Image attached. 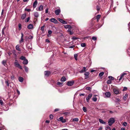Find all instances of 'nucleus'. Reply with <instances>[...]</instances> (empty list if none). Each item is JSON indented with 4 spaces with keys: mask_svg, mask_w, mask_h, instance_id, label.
I'll list each match as a JSON object with an SVG mask.
<instances>
[{
    "mask_svg": "<svg viewBox=\"0 0 130 130\" xmlns=\"http://www.w3.org/2000/svg\"><path fill=\"white\" fill-rule=\"evenodd\" d=\"M75 46L74 45H73L72 46H71L69 47V48H73Z\"/></svg>",
    "mask_w": 130,
    "mask_h": 130,
    "instance_id": "obj_59",
    "label": "nucleus"
},
{
    "mask_svg": "<svg viewBox=\"0 0 130 130\" xmlns=\"http://www.w3.org/2000/svg\"><path fill=\"white\" fill-rule=\"evenodd\" d=\"M127 74L126 73H124L122 74L120 76V78L119 79V80L120 81L123 78L124 75H126Z\"/></svg>",
    "mask_w": 130,
    "mask_h": 130,
    "instance_id": "obj_17",
    "label": "nucleus"
},
{
    "mask_svg": "<svg viewBox=\"0 0 130 130\" xmlns=\"http://www.w3.org/2000/svg\"><path fill=\"white\" fill-rule=\"evenodd\" d=\"M3 102L2 100H0V104H1L2 105L3 104Z\"/></svg>",
    "mask_w": 130,
    "mask_h": 130,
    "instance_id": "obj_57",
    "label": "nucleus"
},
{
    "mask_svg": "<svg viewBox=\"0 0 130 130\" xmlns=\"http://www.w3.org/2000/svg\"><path fill=\"white\" fill-rule=\"evenodd\" d=\"M19 44L17 45L15 47V49L19 51H21V49L19 48Z\"/></svg>",
    "mask_w": 130,
    "mask_h": 130,
    "instance_id": "obj_21",
    "label": "nucleus"
},
{
    "mask_svg": "<svg viewBox=\"0 0 130 130\" xmlns=\"http://www.w3.org/2000/svg\"><path fill=\"white\" fill-rule=\"evenodd\" d=\"M26 16V13L23 14L22 15L21 17V19L22 20L24 19Z\"/></svg>",
    "mask_w": 130,
    "mask_h": 130,
    "instance_id": "obj_20",
    "label": "nucleus"
},
{
    "mask_svg": "<svg viewBox=\"0 0 130 130\" xmlns=\"http://www.w3.org/2000/svg\"><path fill=\"white\" fill-rule=\"evenodd\" d=\"M99 122L101 123L102 124H104L106 125V123L104 122L103 120L101 119H99Z\"/></svg>",
    "mask_w": 130,
    "mask_h": 130,
    "instance_id": "obj_19",
    "label": "nucleus"
},
{
    "mask_svg": "<svg viewBox=\"0 0 130 130\" xmlns=\"http://www.w3.org/2000/svg\"><path fill=\"white\" fill-rule=\"evenodd\" d=\"M52 31L51 30H49L48 31V33L49 34H51L52 33Z\"/></svg>",
    "mask_w": 130,
    "mask_h": 130,
    "instance_id": "obj_56",
    "label": "nucleus"
},
{
    "mask_svg": "<svg viewBox=\"0 0 130 130\" xmlns=\"http://www.w3.org/2000/svg\"><path fill=\"white\" fill-rule=\"evenodd\" d=\"M44 27L45 26L44 25L43 26L41 27V30L42 31H44Z\"/></svg>",
    "mask_w": 130,
    "mask_h": 130,
    "instance_id": "obj_51",
    "label": "nucleus"
},
{
    "mask_svg": "<svg viewBox=\"0 0 130 130\" xmlns=\"http://www.w3.org/2000/svg\"><path fill=\"white\" fill-rule=\"evenodd\" d=\"M5 83L6 84H7V86H9V83H8V80H6L5 81Z\"/></svg>",
    "mask_w": 130,
    "mask_h": 130,
    "instance_id": "obj_39",
    "label": "nucleus"
},
{
    "mask_svg": "<svg viewBox=\"0 0 130 130\" xmlns=\"http://www.w3.org/2000/svg\"><path fill=\"white\" fill-rule=\"evenodd\" d=\"M127 89V87H124L123 88V89L122 90L123 91H126Z\"/></svg>",
    "mask_w": 130,
    "mask_h": 130,
    "instance_id": "obj_40",
    "label": "nucleus"
},
{
    "mask_svg": "<svg viewBox=\"0 0 130 130\" xmlns=\"http://www.w3.org/2000/svg\"><path fill=\"white\" fill-rule=\"evenodd\" d=\"M84 74L85 76V79H87L89 77V73L88 72H87L85 73Z\"/></svg>",
    "mask_w": 130,
    "mask_h": 130,
    "instance_id": "obj_5",
    "label": "nucleus"
},
{
    "mask_svg": "<svg viewBox=\"0 0 130 130\" xmlns=\"http://www.w3.org/2000/svg\"><path fill=\"white\" fill-rule=\"evenodd\" d=\"M34 15L35 17L37 18L38 17L39 14L38 12H36L34 13Z\"/></svg>",
    "mask_w": 130,
    "mask_h": 130,
    "instance_id": "obj_23",
    "label": "nucleus"
},
{
    "mask_svg": "<svg viewBox=\"0 0 130 130\" xmlns=\"http://www.w3.org/2000/svg\"><path fill=\"white\" fill-rule=\"evenodd\" d=\"M111 83V81L110 80H108L107 81V83L108 84H110Z\"/></svg>",
    "mask_w": 130,
    "mask_h": 130,
    "instance_id": "obj_47",
    "label": "nucleus"
},
{
    "mask_svg": "<svg viewBox=\"0 0 130 130\" xmlns=\"http://www.w3.org/2000/svg\"><path fill=\"white\" fill-rule=\"evenodd\" d=\"M30 17H28L27 19H26L25 20V22H28L29 21V20H30Z\"/></svg>",
    "mask_w": 130,
    "mask_h": 130,
    "instance_id": "obj_41",
    "label": "nucleus"
},
{
    "mask_svg": "<svg viewBox=\"0 0 130 130\" xmlns=\"http://www.w3.org/2000/svg\"><path fill=\"white\" fill-rule=\"evenodd\" d=\"M7 61L6 60H3L2 62V63L6 67L8 66V65L6 63Z\"/></svg>",
    "mask_w": 130,
    "mask_h": 130,
    "instance_id": "obj_13",
    "label": "nucleus"
},
{
    "mask_svg": "<svg viewBox=\"0 0 130 130\" xmlns=\"http://www.w3.org/2000/svg\"><path fill=\"white\" fill-rule=\"evenodd\" d=\"M104 73L103 72H102L100 73L99 74V76L100 77L102 76L104 74Z\"/></svg>",
    "mask_w": 130,
    "mask_h": 130,
    "instance_id": "obj_35",
    "label": "nucleus"
},
{
    "mask_svg": "<svg viewBox=\"0 0 130 130\" xmlns=\"http://www.w3.org/2000/svg\"><path fill=\"white\" fill-rule=\"evenodd\" d=\"M92 96V94H90L88 95V97L86 98V101L87 102H89V100Z\"/></svg>",
    "mask_w": 130,
    "mask_h": 130,
    "instance_id": "obj_7",
    "label": "nucleus"
},
{
    "mask_svg": "<svg viewBox=\"0 0 130 130\" xmlns=\"http://www.w3.org/2000/svg\"><path fill=\"white\" fill-rule=\"evenodd\" d=\"M97 10L98 11H99L100 10V8L98 6H97L96 7Z\"/></svg>",
    "mask_w": 130,
    "mask_h": 130,
    "instance_id": "obj_61",
    "label": "nucleus"
},
{
    "mask_svg": "<svg viewBox=\"0 0 130 130\" xmlns=\"http://www.w3.org/2000/svg\"><path fill=\"white\" fill-rule=\"evenodd\" d=\"M63 119V118L62 117H60L59 119L58 120L59 121H60L62 122V120Z\"/></svg>",
    "mask_w": 130,
    "mask_h": 130,
    "instance_id": "obj_38",
    "label": "nucleus"
},
{
    "mask_svg": "<svg viewBox=\"0 0 130 130\" xmlns=\"http://www.w3.org/2000/svg\"><path fill=\"white\" fill-rule=\"evenodd\" d=\"M60 12V9H58L56 10L55 11V14L57 15H58Z\"/></svg>",
    "mask_w": 130,
    "mask_h": 130,
    "instance_id": "obj_18",
    "label": "nucleus"
},
{
    "mask_svg": "<svg viewBox=\"0 0 130 130\" xmlns=\"http://www.w3.org/2000/svg\"><path fill=\"white\" fill-rule=\"evenodd\" d=\"M50 21L55 24H57V21L55 18H51L50 19Z\"/></svg>",
    "mask_w": 130,
    "mask_h": 130,
    "instance_id": "obj_11",
    "label": "nucleus"
},
{
    "mask_svg": "<svg viewBox=\"0 0 130 130\" xmlns=\"http://www.w3.org/2000/svg\"><path fill=\"white\" fill-rule=\"evenodd\" d=\"M114 93L116 94H118L119 93V90L116 88H114L113 89Z\"/></svg>",
    "mask_w": 130,
    "mask_h": 130,
    "instance_id": "obj_12",
    "label": "nucleus"
},
{
    "mask_svg": "<svg viewBox=\"0 0 130 130\" xmlns=\"http://www.w3.org/2000/svg\"><path fill=\"white\" fill-rule=\"evenodd\" d=\"M43 6L42 5H41L39 8H37L36 10L37 11H41L43 10Z\"/></svg>",
    "mask_w": 130,
    "mask_h": 130,
    "instance_id": "obj_8",
    "label": "nucleus"
},
{
    "mask_svg": "<svg viewBox=\"0 0 130 130\" xmlns=\"http://www.w3.org/2000/svg\"><path fill=\"white\" fill-rule=\"evenodd\" d=\"M68 31L69 32V34L70 35H72L73 34V32L70 29H68Z\"/></svg>",
    "mask_w": 130,
    "mask_h": 130,
    "instance_id": "obj_34",
    "label": "nucleus"
},
{
    "mask_svg": "<svg viewBox=\"0 0 130 130\" xmlns=\"http://www.w3.org/2000/svg\"><path fill=\"white\" fill-rule=\"evenodd\" d=\"M21 40L19 41V42L20 43H22L24 41V39H23V37L24 36L22 32L21 33Z\"/></svg>",
    "mask_w": 130,
    "mask_h": 130,
    "instance_id": "obj_6",
    "label": "nucleus"
},
{
    "mask_svg": "<svg viewBox=\"0 0 130 130\" xmlns=\"http://www.w3.org/2000/svg\"><path fill=\"white\" fill-rule=\"evenodd\" d=\"M78 38L76 37H73L72 38V39L73 40L77 39Z\"/></svg>",
    "mask_w": 130,
    "mask_h": 130,
    "instance_id": "obj_54",
    "label": "nucleus"
},
{
    "mask_svg": "<svg viewBox=\"0 0 130 130\" xmlns=\"http://www.w3.org/2000/svg\"><path fill=\"white\" fill-rule=\"evenodd\" d=\"M61 122L63 123H65L66 122V120L65 119H64Z\"/></svg>",
    "mask_w": 130,
    "mask_h": 130,
    "instance_id": "obj_64",
    "label": "nucleus"
},
{
    "mask_svg": "<svg viewBox=\"0 0 130 130\" xmlns=\"http://www.w3.org/2000/svg\"><path fill=\"white\" fill-rule=\"evenodd\" d=\"M113 0H111V7H112L113 6Z\"/></svg>",
    "mask_w": 130,
    "mask_h": 130,
    "instance_id": "obj_48",
    "label": "nucleus"
},
{
    "mask_svg": "<svg viewBox=\"0 0 130 130\" xmlns=\"http://www.w3.org/2000/svg\"><path fill=\"white\" fill-rule=\"evenodd\" d=\"M28 62L27 60L25 59L24 60H23V63L24 64H28Z\"/></svg>",
    "mask_w": 130,
    "mask_h": 130,
    "instance_id": "obj_22",
    "label": "nucleus"
},
{
    "mask_svg": "<svg viewBox=\"0 0 130 130\" xmlns=\"http://www.w3.org/2000/svg\"><path fill=\"white\" fill-rule=\"evenodd\" d=\"M25 10L29 12L30 11V9H28L26 8L25 9Z\"/></svg>",
    "mask_w": 130,
    "mask_h": 130,
    "instance_id": "obj_55",
    "label": "nucleus"
},
{
    "mask_svg": "<svg viewBox=\"0 0 130 130\" xmlns=\"http://www.w3.org/2000/svg\"><path fill=\"white\" fill-rule=\"evenodd\" d=\"M24 68L25 70V72H27L28 71V68L25 66L24 67Z\"/></svg>",
    "mask_w": 130,
    "mask_h": 130,
    "instance_id": "obj_29",
    "label": "nucleus"
},
{
    "mask_svg": "<svg viewBox=\"0 0 130 130\" xmlns=\"http://www.w3.org/2000/svg\"><path fill=\"white\" fill-rule=\"evenodd\" d=\"M48 8H47L45 10V13H48Z\"/></svg>",
    "mask_w": 130,
    "mask_h": 130,
    "instance_id": "obj_60",
    "label": "nucleus"
},
{
    "mask_svg": "<svg viewBox=\"0 0 130 130\" xmlns=\"http://www.w3.org/2000/svg\"><path fill=\"white\" fill-rule=\"evenodd\" d=\"M105 95L106 97H109L111 95L110 93L109 92H107L105 93Z\"/></svg>",
    "mask_w": 130,
    "mask_h": 130,
    "instance_id": "obj_14",
    "label": "nucleus"
},
{
    "mask_svg": "<svg viewBox=\"0 0 130 130\" xmlns=\"http://www.w3.org/2000/svg\"><path fill=\"white\" fill-rule=\"evenodd\" d=\"M128 26L129 28V30L130 32V22L128 24Z\"/></svg>",
    "mask_w": 130,
    "mask_h": 130,
    "instance_id": "obj_58",
    "label": "nucleus"
},
{
    "mask_svg": "<svg viewBox=\"0 0 130 130\" xmlns=\"http://www.w3.org/2000/svg\"><path fill=\"white\" fill-rule=\"evenodd\" d=\"M31 46L30 44H28L26 46L27 48L28 49H31Z\"/></svg>",
    "mask_w": 130,
    "mask_h": 130,
    "instance_id": "obj_26",
    "label": "nucleus"
},
{
    "mask_svg": "<svg viewBox=\"0 0 130 130\" xmlns=\"http://www.w3.org/2000/svg\"><path fill=\"white\" fill-rule=\"evenodd\" d=\"M92 39L93 40L95 41L96 40L97 37L95 36L93 37L92 38Z\"/></svg>",
    "mask_w": 130,
    "mask_h": 130,
    "instance_id": "obj_46",
    "label": "nucleus"
},
{
    "mask_svg": "<svg viewBox=\"0 0 130 130\" xmlns=\"http://www.w3.org/2000/svg\"><path fill=\"white\" fill-rule=\"evenodd\" d=\"M77 56H78L77 54H74V58L75 60H77Z\"/></svg>",
    "mask_w": 130,
    "mask_h": 130,
    "instance_id": "obj_30",
    "label": "nucleus"
},
{
    "mask_svg": "<svg viewBox=\"0 0 130 130\" xmlns=\"http://www.w3.org/2000/svg\"><path fill=\"white\" fill-rule=\"evenodd\" d=\"M53 116L52 115H50V119H53Z\"/></svg>",
    "mask_w": 130,
    "mask_h": 130,
    "instance_id": "obj_52",
    "label": "nucleus"
},
{
    "mask_svg": "<svg viewBox=\"0 0 130 130\" xmlns=\"http://www.w3.org/2000/svg\"><path fill=\"white\" fill-rule=\"evenodd\" d=\"M87 70V69H86V68L84 67L82 70L79 71V72L80 73H84Z\"/></svg>",
    "mask_w": 130,
    "mask_h": 130,
    "instance_id": "obj_9",
    "label": "nucleus"
},
{
    "mask_svg": "<svg viewBox=\"0 0 130 130\" xmlns=\"http://www.w3.org/2000/svg\"><path fill=\"white\" fill-rule=\"evenodd\" d=\"M128 96V94L126 93L125 94V95L123 97V99L124 100H126V99L127 98V97Z\"/></svg>",
    "mask_w": 130,
    "mask_h": 130,
    "instance_id": "obj_27",
    "label": "nucleus"
},
{
    "mask_svg": "<svg viewBox=\"0 0 130 130\" xmlns=\"http://www.w3.org/2000/svg\"><path fill=\"white\" fill-rule=\"evenodd\" d=\"M86 89L89 90H90L91 88L90 87H87L86 88Z\"/></svg>",
    "mask_w": 130,
    "mask_h": 130,
    "instance_id": "obj_50",
    "label": "nucleus"
},
{
    "mask_svg": "<svg viewBox=\"0 0 130 130\" xmlns=\"http://www.w3.org/2000/svg\"><path fill=\"white\" fill-rule=\"evenodd\" d=\"M5 28L6 27H4L2 30V35H4V31H5Z\"/></svg>",
    "mask_w": 130,
    "mask_h": 130,
    "instance_id": "obj_31",
    "label": "nucleus"
},
{
    "mask_svg": "<svg viewBox=\"0 0 130 130\" xmlns=\"http://www.w3.org/2000/svg\"><path fill=\"white\" fill-rule=\"evenodd\" d=\"M58 20L60 22L63 24H67V22L61 19L60 18H58Z\"/></svg>",
    "mask_w": 130,
    "mask_h": 130,
    "instance_id": "obj_4",
    "label": "nucleus"
},
{
    "mask_svg": "<svg viewBox=\"0 0 130 130\" xmlns=\"http://www.w3.org/2000/svg\"><path fill=\"white\" fill-rule=\"evenodd\" d=\"M116 100L118 102H119L120 101V100L119 98H116Z\"/></svg>",
    "mask_w": 130,
    "mask_h": 130,
    "instance_id": "obj_63",
    "label": "nucleus"
},
{
    "mask_svg": "<svg viewBox=\"0 0 130 130\" xmlns=\"http://www.w3.org/2000/svg\"><path fill=\"white\" fill-rule=\"evenodd\" d=\"M102 129V126H100L98 128V130H101Z\"/></svg>",
    "mask_w": 130,
    "mask_h": 130,
    "instance_id": "obj_62",
    "label": "nucleus"
},
{
    "mask_svg": "<svg viewBox=\"0 0 130 130\" xmlns=\"http://www.w3.org/2000/svg\"><path fill=\"white\" fill-rule=\"evenodd\" d=\"M78 121V118H74L73 119V121L77 122Z\"/></svg>",
    "mask_w": 130,
    "mask_h": 130,
    "instance_id": "obj_36",
    "label": "nucleus"
},
{
    "mask_svg": "<svg viewBox=\"0 0 130 130\" xmlns=\"http://www.w3.org/2000/svg\"><path fill=\"white\" fill-rule=\"evenodd\" d=\"M83 109L84 112H86L87 111V108L86 107H83Z\"/></svg>",
    "mask_w": 130,
    "mask_h": 130,
    "instance_id": "obj_43",
    "label": "nucleus"
},
{
    "mask_svg": "<svg viewBox=\"0 0 130 130\" xmlns=\"http://www.w3.org/2000/svg\"><path fill=\"white\" fill-rule=\"evenodd\" d=\"M51 72L50 71H46L44 72V74L45 76L48 77L50 74Z\"/></svg>",
    "mask_w": 130,
    "mask_h": 130,
    "instance_id": "obj_10",
    "label": "nucleus"
},
{
    "mask_svg": "<svg viewBox=\"0 0 130 130\" xmlns=\"http://www.w3.org/2000/svg\"><path fill=\"white\" fill-rule=\"evenodd\" d=\"M20 59L22 60H24L26 59V58L25 57L22 56L20 58Z\"/></svg>",
    "mask_w": 130,
    "mask_h": 130,
    "instance_id": "obj_32",
    "label": "nucleus"
},
{
    "mask_svg": "<svg viewBox=\"0 0 130 130\" xmlns=\"http://www.w3.org/2000/svg\"><path fill=\"white\" fill-rule=\"evenodd\" d=\"M28 38L29 39H31L33 38V36L30 35V36L28 37Z\"/></svg>",
    "mask_w": 130,
    "mask_h": 130,
    "instance_id": "obj_53",
    "label": "nucleus"
},
{
    "mask_svg": "<svg viewBox=\"0 0 130 130\" xmlns=\"http://www.w3.org/2000/svg\"><path fill=\"white\" fill-rule=\"evenodd\" d=\"M108 78L109 79H111V80H113L114 79V78L112 76H108Z\"/></svg>",
    "mask_w": 130,
    "mask_h": 130,
    "instance_id": "obj_42",
    "label": "nucleus"
},
{
    "mask_svg": "<svg viewBox=\"0 0 130 130\" xmlns=\"http://www.w3.org/2000/svg\"><path fill=\"white\" fill-rule=\"evenodd\" d=\"M57 84L60 86H62V83L60 82H58L57 83Z\"/></svg>",
    "mask_w": 130,
    "mask_h": 130,
    "instance_id": "obj_33",
    "label": "nucleus"
},
{
    "mask_svg": "<svg viewBox=\"0 0 130 130\" xmlns=\"http://www.w3.org/2000/svg\"><path fill=\"white\" fill-rule=\"evenodd\" d=\"M74 83V81L72 80V81H68L67 83V85L69 86H71L73 85Z\"/></svg>",
    "mask_w": 130,
    "mask_h": 130,
    "instance_id": "obj_3",
    "label": "nucleus"
},
{
    "mask_svg": "<svg viewBox=\"0 0 130 130\" xmlns=\"http://www.w3.org/2000/svg\"><path fill=\"white\" fill-rule=\"evenodd\" d=\"M115 122V120L114 119L112 118H111L108 121V125L109 126H111Z\"/></svg>",
    "mask_w": 130,
    "mask_h": 130,
    "instance_id": "obj_1",
    "label": "nucleus"
},
{
    "mask_svg": "<svg viewBox=\"0 0 130 130\" xmlns=\"http://www.w3.org/2000/svg\"><path fill=\"white\" fill-rule=\"evenodd\" d=\"M19 29L20 30L21 29V24L19 23L18 24Z\"/></svg>",
    "mask_w": 130,
    "mask_h": 130,
    "instance_id": "obj_37",
    "label": "nucleus"
},
{
    "mask_svg": "<svg viewBox=\"0 0 130 130\" xmlns=\"http://www.w3.org/2000/svg\"><path fill=\"white\" fill-rule=\"evenodd\" d=\"M127 123L126 122H124L123 123V125L124 126H126L127 125Z\"/></svg>",
    "mask_w": 130,
    "mask_h": 130,
    "instance_id": "obj_49",
    "label": "nucleus"
},
{
    "mask_svg": "<svg viewBox=\"0 0 130 130\" xmlns=\"http://www.w3.org/2000/svg\"><path fill=\"white\" fill-rule=\"evenodd\" d=\"M100 17L101 15L100 14L96 16V18L98 22L99 21V19H100Z\"/></svg>",
    "mask_w": 130,
    "mask_h": 130,
    "instance_id": "obj_28",
    "label": "nucleus"
},
{
    "mask_svg": "<svg viewBox=\"0 0 130 130\" xmlns=\"http://www.w3.org/2000/svg\"><path fill=\"white\" fill-rule=\"evenodd\" d=\"M92 100L94 101L95 102L97 101V98L96 97H94L93 98Z\"/></svg>",
    "mask_w": 130,
    "mask_h": 130,
    "instance_id": "obj_44",
    "label": "nucleus"
},
{
    "mask_svg": "<svg viewBox=\"0 0 130 130\" xmlns=\"http://www.w3.org/2000/svg\"><path fill=\"white\" fill-rule=\"evenodd\" d=\"M66 80V78L64 76L62 77L61 79V81L62 82H64Z\"/></svg>",
    "mask_w": 130,
    "mask_h": 130,
    "instance_id": "obj_25",
    "label": "nucleus"
},
{
    "mask_svg": "<svg viewBox=\"0 0 130 130\" xmlns=\"http://www.w3.org/2000/svg\"><path fill=\"white\" fill-rule=\"evenodd\" d=\"M14 64L15 66L18 67L21 69H22V67L18 63V61L17 60H15V61Z\"/></svg>",
    "mask_w": 130,
    "mask_h": 130,
    "instance_id": "obj_2",
    "label": "nucleus"
},
{
    "mask_svg": "<svg viewBox=\"0 0 130 130\" xmlns=\"http://www.w3.org/2000/svg\"><path fill=\"white\" fill-rule=\"evenodd\" d=\"M23 78L21 77H19L18 78V80L21 83L23 82Z\"/></svg>",
    "mask_w": 130,
    "mask_h": 130,
    "instance_id": "obj_24",
    "label": "nucleus"
},
{
    "mask_svg": "<svg viewBox=\"0 0 130 130\" xmlns=\"http://www.w3.org/2000/svg\"><path fill=\"white\" fill-rule=\"evenodd\" d=\"M33 25L32 24H30L27 26V28L29 29H31L33 28Z\"/></svg>",
    "mask_w": 130,
    "mask_h": 130,
    "instance_id": "obj_16",
    "label": "nucleus"
},
{
    "mask_svg": "<svg viewBox=\"0 0 130 130\" xmlns=\"http://www.w3.org/2000/svg\"><path fill=\"white\" fill-rule=\"evenodd\" d=\"M81 46L82 47H84L86 46V44L85 43H83L81 44Z\"/></svg>",
    "mask_w": 130,
    "mask_h": 130,
    "instance_id": "obj_45",
    "label": "nucleus"
},
{
    "mask_svg": "<svg viewBox=\"0 0 130 130\" xmlns=\"http://www.w3.org/2000/svg\"><path fill=\"white\" fill-rule=\"evenodd\" d=\"M38 4V2L37 0H35L33 4V7L34 8H36Z\"/></svg>",
    "mask_w": 130,
    "mask_h": 130,
    "instance_id": "obj_15",
    "label": "nucleus"
}]
</instances>
